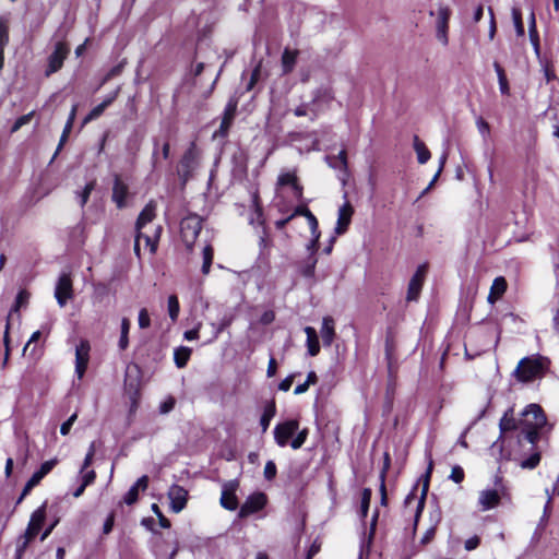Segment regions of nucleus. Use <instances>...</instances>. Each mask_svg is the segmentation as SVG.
<instances>
[{"label": "nucleus", "mask_w": 559, "mask_h": 559, "mask_svg": "<svg viewBox=\"0 0 559 559\" xmlns=\"http://www.w3.org/2000/svg\"><path fill=\"white\" fill-rule=\"evenodd\" d=\"M329 165L333 168L342 167L346 168L347 166V158H346V151L342 150L336 157L333 158V160H330L328 157Z\"/></svg>", "instance_id": "obj_44"}, {"label": "nucleus", "mask_w": 559, "mask_h": 559, "mask_svg": "<svg viewBox=\"0 0 559 559\" xmlns=\"http://www.w3.org/2000/svg\"><path fill=\"white\" fill-rule=\"evenodd\" d=\"M414 150L417 154V160L419 164H426L430 159V151L417 135L414 136Z\"/></svg>", "instance_id": "obj_27"}, {"label": "nucleus", "mask_w": 559, "mask_h": 559, "mask_svg": "<svg viewBox=\"0 0 559 559\" xmlns=\"http://www.w3.org/2000/svg\"><path fill=\"white\" fill-rule=\"evenodd\" d=\"M82 474V485L83 487H87L88 485L93 484L95 478H96V474L93 469L91 471H84Z\"/></svg>", "instance_id": "obj_52"}, {"label": "nucleus", "mask_w": 559, "mask_h": 559, "mask_svg": "<svg viewBox=\"0 0 559 559\" xmlns=\"http://www.w3.org/2000/svg\"><path fill=\"white\" fill-rule=\"evenodd\" d=\"M464 476L465 474L463 468L459 465H455L452 467L449 478L453 480L455 484H460L463 481Z\"/></svg>", "instance_id": "obj_46"}, {"label": "nucleus", "mask_w": 559, "mask_h": 559, "mask_svg": "<svg viewBox=\"0 0 559 559\" xmlns=\"http://www.w3.org/2000/svg\"><path fill=\"white\" fill-rule=\"evenodd\" d=\"M198 166V154L193 147L189 148L180 160L179 176L187 181Z\"/></svg>", "instance_id": "obj_14"}, {"label": "nucleus", "mask_w": 559, "mask_h": 559, "mask_svg": "<svg viewBox=\"0 0 559 559\" xmlns=\"http://www.w3.org/2000/svg\"><path fill=\"white\" fill-rule=\"evenodd\" d=\"M497 489H484L478 496V506L480 511H488L499 506L502 497H508L507 488L501 484V478L497 477L495 481Z\"/></svg>", "instance_id": "obj_5"}, {"label": "nucleus", "mask_w": 559, "mask_h": 559, "mask_svg": "<svg viewBox=\"0 0 559 559\" xmlns=\"http://www.w3.org/2000/svg\"><path fill=\"white\" fill-rule=\"evenodd\" d=\"M293 381H294V378L293 376H288L286 377L284 380L281 381V383L278 384V389L281 391H288L293 384Z\"/></svg>", "instance_id": "obj_59"}, {"label": "nucleus", "mask_w": 559, "mask_h": 559, "mask_svg": "<svg viewBox=\"0 0 559 559\" xmlns=\"http://www.w3.org/2000/svg\"><path fill=\"white\" fill-rule=\"evenodd\" d=\"M180 311L179 301L176 295L168 297V313L173 322L177 321Z\"/></svg>", "instance_id": "obj_36"}, {"label": "nucleus", "mask_w": 559, "mask_h": 559, "mask_svg": "<svg viewBox=\"0 0 559 559\" xmlns=\"http://www.w3.org/2000/svg\"><path fill=\"white\" fill-rule=\"evenodd\" d=\"M128 195V186L120 179L118 175L115 176L112 187V201L119 209L126 206V199Z\"/></svg>", "instance_id": "obj_18"}, {"label": "nucleus", "mask_w": 559, "mask_h": 559, "mask_svg": "<svg viewBox=\"0 0 559 559\" xmlns=\"http://www.w3.org/2000/svg\"><path fill=\"white\" fill-rule=\"evenodd\" d=\"M306 218L308 221V224H309V227L311 230V235H312L311 247L314 248V247H317L319 238H320L318 219L311 213V211H306Z\"/></svg>", "instance_id": "obj_29"}, {"label": "nucleus", "mask_w": 559, "mask_h": 559, "mask_svg": "<svg viewBox=\"0 0 559 559\" xmlns=\"http://www.w3.org/2000/svg\"><path fill=\"white\" fill-rule=\"evenodd\" d=\"M276 369H277L276 360L272 357L267 365V370H266L267 377H270V378L274 377L276 373Z\"/></svg>", "instance_id": "obj_60"}, {"label": "nucleus", "mask_w": 559, "mask_h": 559, "mask_svg": "<svg viewBox=\"0 0 559 559\" xmlns=\"http://www.w3.org/2000/svg\"><path fill=\"white\" fill-rule=\"evenodd\" d=\"M275 414H276L275 403L273 401L269 402L264 406L263 414L260 418V426L262 428V432H265L269 429L270 423H271L272 418L275 416Z\"/></svg>", "instance_id": "obj_26"}, {"label": "nucleus", "mask_w": 559, "mask_h": 559, "mask_svg": "<svg viewBox=\"0 0 559 559\" xmlns=\"http://www.w3.org/2000/svg\"><path fill=\"white\" fill-rule=\"evenodd\" d=\"M221 504L223 508L234 511L238 507V500L234 491L223 490L221 496Z\"/></svg>", "instance_id": "obj_30"}, {"label": "nucleus", "mask_w": 559, "mask_h": 559, "mask_svg": "<svg viewBox=\"0 0 559 559\" xmlns=\"http://www.w3.org/2000/svg\"><path fill=\"white\" fill-rule=\"evenodd\" d=\"M174 406H175V400L173 397H169L168 400L160 403L159 412L162 414H167L174 408Z\"/></svg>", "instance_id": "obj_54"}, {"label": "nucleus", "mask_w": 559, "mask_h": 559, "mask_svg": "<svg viewBox=\"0 0 559 559\" xmlns=\"http://www.w3.org/2000/svg\"><path fill=\"white\" fill-rule=\"evenodd\" d=\"M451 16V10L449 7L440 5L437 11L436 20V37L443 46L449 44V20Z\"/></svg>", "instance_id": "obj_8"}, {"label": "nucleus", "mask_w": 559, "mask_h": 559, "mask_svg": "<svg viewBox=\"0 0 559 559\" xmlns=\"http://www.w3.org/2000/svg\"><path fill=\"white\" fill-rule=\"evenodd\" d=\"M129 331H130V321H129V319L123 318L121 320V335H120V340L118 343L119 348L122 350H124L129 345V338H128Z\"/></svg>", "instance_id": "obj_35"}, {"label": "nucleus", "mask_w": 559, "mask_h": 559, "mask_svg": "<svg viewBox=\"0 0 559 559\" xmlns=\"http://www.w3.org/2000/svg\"><path fill=\"white\" fill-rule=\"evenodd\" d=\"M190 355H191V349L189 347H185V346H181V347H178L175 349V353H174V359H175V364L178 368H183L189 358H190Z\"/></svg>", "instance_id": "obj_31"}, {"label": "nucleus", "mask_w": 559, "mask_h": 559, "mask_svg": "<svg viewBox=\"0 0 559 559\" xmlns=\"http://www.w3.org/2000/svg\"><path fill=\"white\" fill-rule=\"evenodd\" d=\"M298 51L286 48L282 55V69L284 74L290 73L296 64Z\"/></svg>", "instance_id": "obj_25"}, {"label": "nucleus", "mask_w": 559, "mask_h": 559, "mask_svg": "<svg viewBox=\"0 0 559 559\" xmlns=\"http://www.w3.org/2000/svg\"><path fill=\"white\" fill-rule=\"evenodd\" d=\"M276 465L273 461H267L264 466V477L267 480L273 479L276 476Z\"/></svg>", "instance_id": "obj_50"}, {"label": "nucleus", "mask_w": 559, "mask_h": 559, "mask_svg": "<svg viewBox=\"0 0 559 559\" xmlns=\"http://www.w3.org/2000/svg\"><path fill=\"white\" fill-rule=\"evenodd\" d=\"M354 209L348 201H346L340 209L337 215V222L335 226V234L343 235L350 224Z\"/></svg>", "instance_id": "obj_16"}, {"label": "nucleus", "mask_w": 559, "mask_h": 559, "mask_svg": "<svg viewBox=\"0 0 559 559\" xmlns=\"http://www.w3.org/2000/svg\"><path fill=\"white\" fill-rule=\"evenodd\" d=\"M27 300V294L25 292H20L16 296L15 305L11 309V312H17L20 307L24 305Z\"/></svg>", "instance_id": "obj_53"}, {"label": "nucleus", "mask_w": 559, "mask_h": 559, "mask_svg": "<svg viewBox=\"0 0 559 559\" xmlns=\"http://www.w3.org/2000/svg\"><path fill=\"white\" fill-rule=\"evenodd\" d=\"M202 258H203V263H202L201 271H202L203 275H207L210 273L211 265H212L213 259H214V250L211 245H206L203 248Z\"/></svg>", "instance_id": "obj_32"}, {"label": "nucleus", "mask_w": 559, "mask_h": 559, "mask_svg": "<svg viewBox=\"0 0 559 559\" xmlns=\"http://www.w3.org/2000/svg\"><path fill=\"white\" fill-rule=\"evenodd\" d=\"M9 43V20L0 17V48H5Z\"/></svg>", "instance_id": "obj_38"}, {"label": "nucleus", "mask_w": 559, "mask_h": 559, "mask_svg": "<svg viewBox=\"0 0 559 559\" xmlns=\"http://www.w3.org/2000/svg\"><path fill=\"white\" fill-rule=\"evenodd\" d=\"M266 496L263 492H255L250 495L243 504L240 507L238 512V516L240 519L247 518L253 513L262 510L266 504Z\"/></svg>", "instance_id": "obj_9"}, {"label": "nucleus", "mask_w": 559, "mask_h": 559, "mask_svg": "<svg viewBox=\"0 0 559 559\" xmlns=\"http://www.w3.org/2000/svg\"><path fill=\"white\" fill-rule=\"evenodd\" d=\"M277 188L290 186L296 198H301L302 187L298 182V178L295 171L281 173L276 182Z\"/></svg>", "instance_id": "obj_17"}, {"label": "nucleus", "mask_w": 559, "mask_h": 559, "mask_svg": "<svg viewBox=\"0 0 559 559\" xmlns=\"http://www.w3.org/2000/svg\"><path fill=\"white\" fill-rule=\"evenodd\" d=\"M138 321H139V326L141 329H147L151 325L148 311L145 308H143L139 311Z\"/></svg>", "instance_id": "obj_47"}, {"label": "nucleus", "mask_w": 559, "mask_h": 559, "mask_svg": "<svg viewBox=\"0 0 559 559\" xmlns=\"http://www.w3.org/2000/svg\"><path fill=\"white\" fill-rule=\"evenodd\" d=\"M90 359V344L87 341H81L75 348V373L82 379Z\"/></svg>", "instance_id": "obj_12"}, {"label": "nucleus", "mask_w": 559, "mask_h": 559, "mask_svg": "<svg viewBox=\"0 0 559 559\" xmlns=\"http://www.w3.org/2000/svg\"><path fill=\"white\" fill-rule=\"evenodd\" d=\"M480 539L478 536H473L465 540L464 547L467 551L474 550L479 546Z\"/></svg>", "instance_id": "obj_55"}, {"label": "nucleus", "mask_w": 559, "mask_h": 559, "mask_svg": "<svg viewBox=\"0 0 559 559\" xmlns=\"http://www.w3.org/2000/svg\"><path fill=\"white\" fill-rule=\"evenodd\" d=\"M33 115H34V111L28 112V114L23 115L20 118H17L11 128V132L14 133V132L19 131L23 126L27 124L32 120Z\"/></svg>", "instance_id": "obj_45"}, {"label": "nucleus", "mask_w": 559, "mask_h": 559, "mask_svg": "<svg viewBox=\"0 0 559 559\" xmlns=\"http://www.w3.org/2000/svg\"><path fill=\"white\" fill-rule=\"evenodd\" d=\"M202 229V219L200 216L192 214L182 218L180 223V234L182 241L188 249L194 245L200 231Z\"/></svg>", "instance_id": "obj_6"}, {"label": "nucleus", "mask_w": 559, "mask_h": 559, "mask_svg": "<svg viewBox=\"0 0 559 559\" xmlns=\"http://www.w3.org/2000/svg\"><path fill=\"white\" fill-rule=\"evenodd\" d=\"M427 274V265L421 264L417 267L415 274L409 281L407 289V300H416L420 294L425 277Z\"/></svg>", "instance_id": "obj_11"}, {"label": "nucleus", "mask_w": 559, "mask_h": 559, "mask_svg": "<svg viewBox=\"0 0 559 559\" xmlns=\"http://www.w3.org/2000/svg\"><path fill=\"white\" fill-rule=\"evenodd\" d=\"M372 491L369 488H365L361 495V516L366 518L368 514Z\"/></svg>", "instance_id": "obj_39"}, {"label": "nucleus", "mask_w": 559, "mask_h": 559, "mask_svg": "<svg viewBox=\"0 0 559 559\" xmlns=\"http://www.w3.org/2000/svg\"><path fill=\"white\" fill-rule=\"evenodd\" d=\"M94 188H95V181H91L84 187L82 192H78V197L80 199L81 206H84L86 204Z\"/></svg>", "instance_id": "obj_43"}, {"label": "nucleus", "mask_w": 559, "mask_h": 559, "mask_svg": "<svg viewBox=\"0 0 559 559\" xmlns=\"http://www.w3.org/2000/svg\"><path fill=\"white\" fill-rule=\"evenodd\" d=\"M508 287L507 281L503 276H498L493 280L492 285L490 287L489 295L487 297V301L493 305L498 299L502 297Z\"/></svg>", "instance_id": "obj_21"}, {"label": "nucleus", "mask_w": 559, "mask_h": 559, "mask_svg": "<svg viewBox=\"0 0 559 559\" xmlns=\"http://www.w3.org/2000/svg\"><path fill=\"white\" fill-rule=\"evenodd\" d=\"M57 460H49L44 462L39 469L36 471L32 477L29 478L32 480V484L38 485L40 480L56 466Z\"/></svg>", "instance_id": "obj_28"}, {"label": "nucleus", "mask_w": 559, "mask_h": 559, "mask_svg": "<svg viewBox=\"0 0 559 559\" xmlns=\"http://www.w3.org/2000/svg\"><path fill=\"white\" fill-rule=\"evenodd\" d=\"M152 511L156 514L158 518L159 525L164 528L170 527V522L167 518L164 516L162 511L159 510L158 506L156 503L152 504Z\"/></svg>", "instance_id": "obj_48"}, {"label": "nucleus", "mask_w": 559, "mask_h": 559, "mask_svg": "<svg viewBox=\"0 0 559 559\" xmlns=\"http://www.w3.org/2000/svg\"><path fill=\"white\" fill-rule=\"evenodd\" d=\"M294 115L296 117L308 116L311 120H314L319 116V112L314 108V104H302L294 109Z\"/></svg>", "instance_id": "obj_33"}, {"label": "nucleus", "mask_w": 559, "mask_h": 559, "mask_svg": "<svg viewBox=\"0 0 559 559\" xmlns=\"http://www.w3.org/2000/svg\"><path fill=\"white\" fill-rule=\"evenodd\" d=\"M201 324H199L195 329L186 331L183 336L187 341H194L199 338V329Z\"/></svg>", "instance_id": "obj_58"}, {"label": "nucleus", "mask_w": 559, "mask_h": 559, "mask_svg": "<svg viewBox=\"0 0 559 559\" xmlns=\"http://www.w3.org/2000/svg\"><path fill=\"white\" fill-rule=\"evenodd\" d=\"M76 418H78V415L74 413L73 415H71V416L68 418V420H66V421L61 425V427H60V432H61V435L67 436V435L70 432L71 427H72V425L74 424V421L76 420Z\"/></svg>", "instance_id": "obj_51"}, {"label": "nucleus", "mask_w": 559, "mask_h": 559, "mask_svg": "<svg viewBox=\"0 0 559 559\" xmlns=\"http://www.w3.org/2000/svg\"><path fill=\"white\" fill-rule=\"evenodd\" d=\"M530 37H531L532 44L535 47V50L538 51V48H539L538 34H537V29H536V22H535L534 13L531 14V19H530Z\"/></svg>", "instance_id": "obj_41"}, {"label": "nucleus", "mask_w": 559, "mask_h": 559, "mask_svg": "<svg viewBox=\"0 0 559 559\" xmlns=\"http://www.w3.org/2000/svg\"><path fill=\"white\" fill-rule=\"evenodd\" d=\"M167 496L170 501V510L174 513H179L186 508L189 493L182 486L176 484L171 485L168 489Z\"/></svg>", "instance_id": "obj_10"}, {"label": "nucleus", "mask_w": 559, "mask_h": 559, "mask_svg": "<svg viewBox=\"0 0 559 559\" xmlns=\"http://www.w3.org/2000/svg\"><path fill=\"white\" fill-rule=\"evenodd\" d=\"M308 437V429L299 430L297 419H288L278 423L274 428V440L278 447H286L288 443L294 450L300 449Z\"/></svg>", "instance_id": "obj_2"}, {"label": "nucleus", "mask_w": 559, "mask_h": 559, "mask_svg": "<svg viewBox=\"0 0 559 559\" xmlns=\"http://www.w3.org/2000/svg\"><path fill=\"white\" fill-rule=\"evenodd\" d=\"M138 497H139V489L135 488L134 486H132L128 492L124 495V498H123V501L131 506L133 504L134 502H136L138 500Z\"/></svg>", "instance_id": "obj_49"}, {"label": "nucleus", "mask_w": 559, "mask_h": 559, "mask_svg": "<svg viewBox=\"0 0 559 559\" xmlns=\"http://www.w3.org/2000/svg\"><path fill=\"white\" fill-rule=\"evenodd\" d=\"M477 127H478V130L481 134H488L489 133V124L483 120V119H479L477 121Z\"/></svg>", "instance_id": "obj_64"}, {"label": "nucleus", "mask_w": 559, "mask_h": 559, "mask_svg": "<svg viewBox=\"0 0 559 559\" xmlns=\"http://www.w3.org/2000/svg\"><path fill=\"white\" fill-rule=\"evenodd\" d=\"M520 425L521 428H547L548 431L552 428V425L548 424L546 414L540 405L535 403L528 404L521 412Z\"/></svg>", "instance_id": "obj_4"}, {"label": "nucleus", "mask_w": 559, "mask_h": 559, "mask_svg": "<svg viewBox=\"0 0 559 559\" xmlns=\"http://www.w3.org/2000/svg\"><path fill=\"white\" fill-rule=\"evenodd\" d=\"M119 93V88L108 95L99 105L94 107L90 114L85 117L84 123H87L96 118H98L104 110L117 98Z\"/></svg>", "instance_id": "obj_23"}, {"label": "nucleus", "mask_w": 559, "mask_h": 559, "mask_svg": "<svg viewBox=\"0 0 559 559\" xmlns=\"http://www.w3.org/2000/svg\"><path fill=\"white\" fill-rule=\"evenodd\" d=\"M550 368L549 358L542 355H531L522 358L513 371V377L522 383H530L546 376Z\"/></svg>", "instance_id": "obj_1"}, {"label": "nucleus", "mask_w": 559, "mask_h": 559, "mask_svg": "<svg viewBox=\"0 0 559 559\" xmlns=\"http://www.w3.org/2000/svg\"><path fill=\"white\" fill-rule=\"evenodd\" d=\"M512 17H513V23L515 26L516 35L523 36L524 35V25H523L522 14H521L520 10L513 9Z\"/></svg>", "instance_id": "obj_42"}, {"label": "nucleus", "mask_w": 559, "mask_h": 559, "mask_svg": "<svg viewBox=\"0 0 559 559\" xmlns=\"http://www.w3.org/2000/svg\"><path fill=\"white\" fill-rule=\"evenodd\" d=\"M521 428L520 419L515 418L514 407H509L499 421V429L501 433H506L508 431L516 430Z\"/></svg>", "instance_id": "obj_19"}, {"label": "nucleus", "mask_w": 559, "mask_h": 559, "mask_svg": "<svg viewBox=\"0 0 559 559\" xmlns=\"http://www.w3.org/2000/svg\"><path fill=\"white\" fill-rule=\"evenodd\" d=\"M45 508L40 507L33 512L27 530L25 532L26 543L31 542L40 531L45 521Z\"/></svg>", "instance_id": "obj_15"}, {"label": "nucleus", "mask_w": 559, "mask_h": 559, "mask_svg": "<svg viewBox=\"0 0 559 559\" xmlns=\"http://www.w3.org/2000/svg\"><path fill=\"white\" fill-rule=\"evenodd\" d=\"M233 321L234 314H225L217 324L212 323V326L214 328L213 338H217L218 335L233 323Z\"/></svg>", "instance_id": "obj_34"}, {"label": "nucleus", "mask_w": 559, "mask_h": 559, "mask_svg": "<svg viewBox=\"0 0 559 559\" xmlns=\"http://www.w3.org/2000/svg\"><path fill=\"white\" fill-rule=\"evenodd\" d=\"M68 52L69 50L63 43H58L56 45L53 52L49 56L48 59V68L46 70L47 76L61 69Z\"/></svg>", "instance_id": "obj_13"}, {"label": "nucleus", "mask_w": 559, "mask_h": 559, "mask_svg": "<svg viewBox=\"0 0 559 559\" xmlns=\"http://www.w3.org/2000/svg\"><path fill=\"white\" fill-rule=\"evenodd\" d=\"M539 462H540V453L535 452L528 459L523 460L520 463V466L524 469H533L539 464Z\"/></svg>", "instance_id": "obj_40"}, {"label": "nucleus", "mask_w": 559, "mask_h": 559, "mask_svg": "<svg viewBox=\"0 0 559 559\" xmlns=\"http://www.w3.org/2000/svg\"><path fill=\"white\" fill-rule=\"evenodd\" d=\"M55 298L60 307H64L68 300L73 298V284L69 273H61L55 287Z\"/></svg>", "instance_id": "obj_7"}, {"label": "nucleus", "mask_w": 559, "mask_h": 559, "mask_svg": "<svg viewBox=\"0 0 559 559\" xmlns=\"http://www.w3.org/2000/svg\"><path fill=\"white\" fill-rule=\"evenodd\" d=\"M324 346H331L335 337L334 320L331 317H324L320 330Z\"/></svg>", "instance_id": "obj_22"}, {"label": "nucleus", "mask_w": 559, "mask_h": 559, "mask_svg": "<svg viewBox=\"0 0 559 559\" xmlns=\"http://www.w3.org/2000/svg\"><path fill=\"white\" fill-rule=\"evenodd\" d=\"M155 216L156 203L154 201H150L141 211L135 222V231H138V238H144L145 247L148 248L151 253H155L157 250L162 227L156 226L152 234L145 233L144 228L155 218Z\"/></svg>", "instance_id": "obj_3"}, {"label": "nucleus", "mask_w": 559, "mask_h": 559, "mask_svg": "<svg viewBox=\"0 0 559 559\" xmlns=\"http://www.w3.org/2000/svg\"><path fill=\"white\" fill-rule=\"evenodd\" d=\"M76 110H78V105L75 104L72 106V109L70 111V115H69V118L67 121V129H72V126H73V122L75 119V115H76Z\"/></svg>", "instance_id": "obj_62"}, {"label": "nucleus", "mask_w": 559, "mask_h": 559, "mask_svg": "<svg viewBox=\"0 0 559 559\" xmlns=\"http://www.w3.org/2000/svg\"><path fill=\"white\" fill-rule=\"evenodd\" d=\"M522 429V432L524 433L525 436V439L532 444V445H535L539 438H540V435L543 433V430L545 428H534V429H530V428H521Z\"/></svg>", "instance_id": "obj_37"}, {"label": "nucleus", "mask_w": 559, "mask_h": 559, "mask_svg": "<svg viewBox=\"0 0 559 559\" xmlns=\"http://www.w3.org/2000/svg\"><path fill=\"white\" fill-rule=\"evenodd\" d=\"M135 488L142 491L147 489L148 486V477L146 475L140 477L136 483L133 485Z\"/></svg>", "instance_id": "obj_57"}, {"label": "nucleus", "mask_w": 559, "mask_h": 559, "mask_svg": "<svg viewBox=\"0 0 559 559\" xmlns=\"http://www.w3.org/2000/svg\"><path fill=\"white\" fill-rule=\"evenodd\" d=\"M237 109V104L235 102H229L224 110V116L219 126L218 131L216 134H219L221 136H225L231 126V122L235 118Z\"/></svg>", "instance_id": "obj_20"}, {"label": "nucleus", "mask_w": 559, "mask_h": 559, "mask_svg": "<svg viewBox=\"0 0 559 559\" xmlns=\"http://www.w3.org/2000/svg\"><path fill=\"white\" fill-rule=\"evenodd\" d=\"M121 70H122V64H118V66L114 67V68H112V69H111L107 74H106V76H105V79H104V82H106V81L110 80L111 78H114V76H116V75L120 74Z\"/></svg>", "instance_id": "obj_61"}, {"label": "nucleus", "mask_w": 559, "mask_h": 559, "mask_svg": "<svg viewBox=\"0 0 559 559\" xmlns=\"http://www.w3.org/2000/svg\"><path fill=\"white\" fill-rule=\"evenodd\" d=\"M260 69H261V63H259L252 71L251 79H250V82L247 87L248 91H250L254 86V84L258 82V80L260 78Z\"/></svg>", "instance_id": "obj_56"}, {"label": "nucleus", "mask_w": 559, "mask_h": 559, "mask_svg": "<svg viewBox=\"0 0 559 559\" xmlns=\"http://www.w3.org/2000/svg\"><path fill=\"white\" fill-rule=\"evenodd\" d=\"M305 333L307 335V347L310 356H317L320 352L318 334L314 328L306 326Z\"/></svg>", "instance_id": "obj_24"}, {"label": "nucleus", "mask_w": 559, "mask_h": 559, "mask_svg": "<svg viewBox=\"0 0 559 559\" xmlns=\"http://www.w3.org/2000/svg\"><path fill=\"white\" fill-rule=\"evenodd\" d=\"M499 82V88H500V92L503 94V95H509L510 93V88H509V83H508V80L507 78L506 79H501Z\"/></svg>", "instance_id": "obj_63"}]
</instances>
